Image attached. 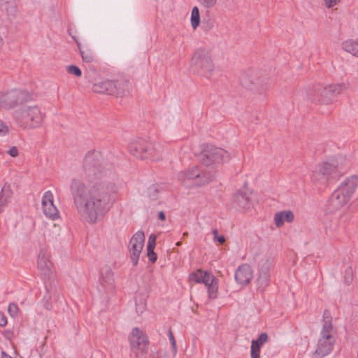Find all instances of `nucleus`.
<instances>
[{
    "instance_id": "f257e3e1",
    "label": "nucleus",
    "mask_w": 358,
    "mask_h": 358,
    "mask_svg": "<svg viewBox=\"0 0 358 358\" xmlns=\"http://www.w3.org/2000/svg\"><path fill=\"white\" fill-rule=\"evenodd\" d=\"M113 166L104 162L100 152H88L83 159V176L90 182L88 187L83 181L73 178L70 184V192L73 206L78 213L90 224H94L108 213L115 201L117 187L106 180L110 176Z\"/></svg>"
},
{
    "instance_id": "f03ea898",
    "label": "nucleus",
    "mask_w": 358,
    "mask_h": 358,
    "mask_svg": "<svg viewBox=\"0 0 358 358\" xmlns=\"http://www.w3.org/2000/svg\"><path fill=\"white\" fill-rule=\"evenodd\" d=\"M358 184V178L353 175L346 178L331 194L326 211L334 213L344 207L354 194Z\"/></svg>"
},
{
    "instance_id": "7ed1b4c3",
    "label": "nucleus",
    "mask_w": 358,
    "mask_h": 358,
    "mask_svg": "<svg viewBox=\"0 0 358 358\" xmlns=\"http://www.w3.org/2000/svg\"><path fill=\"white\" fill-rule=\"evenodd\" d=\"M45 115L38 106L17 110L13 113L16 124L24 129H32L42 126Z\"/></svg>"
},
{
    "instance_id": "20e7f679",
    "label": "nucleus",
    "mask_w": 358,
    "mask_h": 358,
    "mask_svg": "<svg viewBox=\"0 0 358 358\" xmlns=\"http://www.w3.org/2000/svg\"><path fill=\"white\" fill-rule=\"evenodd\" d=\"M128 150L131 154L140 159L159 161L162 157L159 145L141 138L131 142L128 145Z\"/></svg>"
},
{
    "instance_id": "39448f33",
    "label": "nucleus",
    "mask_w": 358,
    "mask_h": 358,
    "mask_svg": "<svg viewBox=\"0 0 358 358\" xmlns=\"http://www.w3.org/2000/svg\"><path fill=\"white\" fill-rule=\"evenodd\" d=\"M345 87L344 84L329 85L326 87L317 85L309 90L307 94L308 99L315 103L330 104Z\"/></svg>"
},
{
    "instance_id": "423d86ee",
    "label": "nucleus",
    "mask_w": 358,
    "mask_h": 358,
    "mask_svg": "<svg viewBox=\"0 0 358 358\" xmlns=\"http://www.w3.org/2000/svg\"><path fill=\"white\" fill-rule=\"evenodd\" d=\"M32 100V95L20 89H12L10 90L0 92V108L12 110L21 107L24 104Z\"/></svg>"
},
{
    "instance_id": "0eeeda50",
    "label": "nucleus",
    "mask_w": 358,
    "mask_h": 358,
    "mask_svg": "<svg viewBox=\"0 0 358 358\" xmlns=\"http://www.w3.org/2000/svg\"><path fill=\"white\" fill-rule=\"evenodd\" d=\"M190 68L194 73L210 78L214 71L210 52L206 49L196 50L192 57Z\"/></svg>"
},
{
    "instance_id": "6e6552de",
    "label": "nucleus",
    "mask_w": 358,
    "mask_h": 358,
    "mask_svg": "<svg viewBox=\"0 0 358 358\" xmlns=\"http://www.w3.org/2000/svg\"><path fill=\"white\" fill-rule=\"evenodd\" d=\"M231 159L230 154L225 150L210 144H203L199 155V160L206 166L227 162Z\"/></svg>"
},
{
    "instance_id": "1a4fd4ad",
    "label": "nucleus",
    "mask_w": 358,
    "mask_h": 358,
    "mask_svg": "<svg viewBox=\"0 0 358 358\" xmlns=\"http://www.w3.org/2000/svg\"><path fill=\"white\" fill-rule=\"evenodd\" d=\"M344 162L343 157L338 156L336 159L322 163L318 166L317 172L313 175L314 180L320 175L325 180L338 179L345 173V168L343 164Z\"/></svg>"
},
{
    "instance_id": "9d476101",
    "label": "nucleus",
    "mask_w": 358,
    "mask_h": 358,
    "mask_svg": "<svg viewBox=\"0 0 358 358\" xmlns=\"http://www.w3.org/2000/svg\"><path fill=\"white\" fill-rule=\"evenodd\" d=\"M129 89V83L125 79L115 80H106L93 85L92 90L95 93L107 94L115 96H124Z\"/></svg>"
},
{
    "instance_id": "9b49d317",
    "label": "nucleus",
    "mask_w": 358,
    "mask_h": 358,
    "mask_svg": "<svg viewBox=\"0 0 358 358\" xmlns=\"http://www.w3.org/2000/svg\"><path fill=\"white\" fill-rule=\"evenodd\" d=\"M189 281L204 284L207 287L209 299L217 297L218 280L208 270H196L189 274Z\"/></svg>"
},
{
    "instance_id": "f8f14e48",
    "label": "nucleus",
    "mask_w": 358,
    "mask_h": 358,
    "mask_svg": "<svg viewBox=\"0 0 358 358\" xmlns=\"http://www.w3.org/2000/svg\"><path fill=\"white\" fill-rule=\"evenodd\" d=\"M333 326L329 322L322 326L320 338L318 340L317 347L315 351V356L322 358L329 354L334 348L335 338L332 335Z\"/></svg>"
},
{
    "instance_id": "ddd939ff",
    "label": "nucleus",
    "mask_w": 358,
    "mask_h": 358,
    "mask_svg": "<svg viewBox=\"0 0 358 358\" xmlns=\"http://www.w3.org/2000/svg\"><path fill=\"white\" fill-rule=\"evenodd\" d=\"M178 180L185 183L186 180H194L199 186L209 183L213 180V175L208 171H200L198 166H194L184 171H180L178 175Z\"/></svg>"
},
{
    "instance_id": "4468645a",
    "label": "nucleus",
    "mask_w": 358,
    "mask_h": 358,
    "mask_svg": "<svg viewBox=\"0 0 358 358\" xmlns=\"http://www.w3.org/2000/svg\"><path fill=\"white\" fill-rule=\"evenodd\" d=\"M252 191L244 185L237 190L233 195L231 206L241 211H247L253 208V202L251 199Z\"/></svg>"
},
{
    "instance_id": "2eb2a0df",
    "label": "nucleus",
    "mask_w": 358,
    "mask_h": 358,
    "mask_svg": "<svg viewBox=\"0 0 358 358\" xmlns=\"http://www.w3.org/2000/svg\"><path fill=\"white\" fill-rule=\"evenodd\" d=\"M144 243L145 234L143 231L136 232L129 241L128 249L133 266H136L138 264L140 255L144 246Z\"/></svg>"
},
{
    "instance_id": "dca6fc26",
    "label": "nucleus",
    "mask_w": 358,
    "mask_h": 358,
    "mask_svg": "<svg viewBox=\"0 0 358 358\" xmlns=\"http://www.w3.org/2000/svg\"><path fill=\"white\" fill-rule=\"evenodd\" d=\"M129 341L133 350H138L142 353L148 352L149 344L148 337L138 327L132 329Z\"/></svg>"
},
{
    "instance_id": "f3484780",
    "label": "nucleus",
    "mask_w": 358,
    "mask_h": 358,
    "mask_svg": "<svg viewBox=\"0 0 358 358\" xmlns=\"http://www.w3.org/2000/svg\"><path fill=\"white\" fill-rule=\"evenodd\" d=\"M41 203L43 212L47 217L53 220L59 217V210L54 204V196L51 191L44 192Z\"/></svg>"
},
{
    "instance_id": "a211bd4d",
    "label": "nucleus",
    "mask_w": 358,
    "mask_h": 358,
    "mask_svg": "<svg viewBox=\"0 0 358 358\" xmlns=\"http://www.w3.org/2000/svg\"><path fill=\"white\" fill-rule=\"evenodd\" d=\"M294 219V213L290 210H284L276 213L274 216L275 224L277 227L283 226L285 222L291 223Z\"/></svg>"
},
{
    "instance_id": "6ab92c4d",
    "label": "nucleus",
    "mask_w": 358,
    "mask_h": 358,
    "mask_svg": "<svg viewBox=\"0 0 358 358\" xmlns=\"http://www.w3.org/2000/svg\"><path fill=\"white\" fill-rule=\"evenodd\" d=\"M0 9L4 11L8 17H14L17 12L15 0H0Z\"/></svg>"
},
{
    "instance_id": "aec40b11",
    "label": "nucleus",
    "mask_w": 358,
    "mask_h": 358,
    "mask_svg": "<svg viewBox=\"0 0 358 358\" xmlns=\"http://www.w3.org/2000/svg\"><path fill=\"white\" fill-rule=\"evenodd\" d=\"M234 277L238 284L247 285L252 277V270H236Z\"/></svg>"
},
{
    "instance_id": "412c9836",
    "label": "nucleus",
    "mask_w": 358,
    "mask_h": 358,
    "mask_svg": "<svg viewBox=\"0 0 358 358\" xmlns=\"http://www.w3.org/2000/svg\"><path fill=\"white\" fill-rule=\"evenodd\" d=\"M342 48L353 56L358 55V41L348 39L342 43Z\"/></svg>"
},
{
    "instance_id": "4be33fe9",
    "label": "nucleus",
    "mask_w": 358,
    "mask_h": 358,
    "mask_svg": "<svg viewBox=\"0 0 358 358\" xmlns=\"http://www.w3.org/2000/svg\"><path fill=\"white\" fill-rule=\"evenodd\" d=\"M73 40L77 43V45L80 50V52L83 59V61L86 63H91L94 61V55L92 51L89 48L82 49L80 48V43L77 41L75 36H73Z\"/></svg>"
},
{
    "instance_id": "5701e85b",
    "label": "nucleus",
    "mask_w": 358,
    "mask_h": 358,
    "mask_svg": "<svg viewBox=\"0 0 358 358\" xmlns=\"http://www.w3.org/2000/svg\"><path fill=\"white\" fill-rule=\"evenodd\" d=\"M101 272L100 283L103 287L112 286L114 282L113 273L111 270H103Z\"/></svg>"
},
{
    "instance_id": "b1692460",
    "label": "nucleus",
    "mask_w": 358,
    "mask_h": 358,
    "mask_svg": "<svg viewBox=\"0 0 358 358\" xmlns=\"http://www.w3.org/2000/svg\"><path fill=\"white\" fill-rule=\"evenodd\" d=\"M267 339L268 335L266 333H262L257 339L252 341L251 349L260 352L261 347L266 342Z\"/></svg>"
},
{
    "instance_id": "393cba45",
    "label": "nucleus",
    "mask_w": 358,
    "mask_h": 358,
    "mask_svg": "<svg viewBox=\"0 0 358 358\" xmlns=\"http://www.w3.org/2000/svg\"><path fill=\"white\" fill-rule=\"evenodd\" d=\"M162 191L161 187L157 184L150 185L147 189V196L152 200H156Z\"/></svg>"
},
{
    "instance_id": "a878e982",
    "label": "nucleus",
    "mask_w": 358,
    "mask_h": 358,
    "mask_svg": "<svg viewBox=\"0 0 358 358\" xmlns=\"http://www.w3.org/2000/svg\"><path fill=\"white\" fill-rule=\"evenodd\" d=\"M52 264L48 257L43 253H40L38 257V268H50Z\"/></svg>"
},
{
    "instance_id": "bb28decb",
    "label": "nucleus",
    "mask_w": 358,
    "mask_h": 358,
    "mask_svg": "<svg viewBox=\"0 0 358 358\" xmlns=\"http://www.w3.org/2000/svg\"><path fill=\"white\" fill-rule=\"evenodd\" d=\"M200 23V15H199V10L198 7L194 6L192 10L191 15V24L193 29H196Z\"/></svg>"
},
{
    "instance_id": "cd10ccee",
    "label": "nucleus",
    "mask_w": 358,
    "mask_h": 358,
    "mask_svg": "<svg viewBox=\"0 0 358 358\" xmlns=\"http://www.w3.org/2000/svg\"><path fill=\"white\" fill-rule=\"evenodd\" d=\"M10 197V194L9 192H6L4 189H2L0 194V213L2 212L3 208L7 204L8 200Z\"/></svg>"
},
{
    "instance_id": "c85d7f7f",
    "label": "nucleus",
    "mask_w": 358,
    "mask_h": 358,
    "mask_svg": "<svg viewBox=\"0 0 358 358\" xmlns=\"http://www.w3.org/2000/svg\"><path fill=\"white\" fill-rule=\"evenodd\" d=\"M201 23L205 29L210 30L214 27L215 19L213 17L210 16H207V17H203Z\"/></svg>"
},
{
    "instance_id": "c756f323",
    "label": "nucleus",
    "mask_w": 358,
    "mask_h": 358,
    "mask_svg": "<svg viewBox=\"0 0 358 358\" xmlns=\"http://www.w3.org/2000/svg\"><path fill=\"white\" fill-rule=\"evenodd\" d=\"M352 217V212L350 209H346L340 215V222L344 224L350 221Z\"/></svg>"
},
{
    "instance_id": "7c9ffc66",
    "label": "nucleus",
    "mask_w": 358,
    "mask_h": 358,
    "mask_svg": "<svg viewBox=\"0 0 358 358\" xmlns=\"http://www.w3.org/2000/svg\"><path fill=\"white\" fill-rule=\"evenodd\" d=\"M168 337L171 345L173 353L174 355H176L178 352L177 345L174 335L171 329L168 331Z\"/></svg>"
},
{
    "instance_id": "2f4dec72",
    "label": "nucleus",
    "mask_w": 358,
    "mask_h": 358,
    "mask_svg": "<svg viewBox=\"0 0 358 358\" xmlns=\"http://www.w3.org/2000/svg\"><path fill=\"white\" fill-rule=\"evenodd\" d=\"M67 72L69 74L76 76V77H80L82 76V71L79 67L75 65H70L67 67Z\"/></svg>"
},
{
    "instance_id": "473e14b6",
    "label": "nucleus",
    "mask_w": 358,
    "mask_h": 358,
    "mask_svg": "<svg viewBox=\"0 0 358 358\" xmlns=\"http://www.w3.org/2000/svg\"><path fill=\"white\" fill-rule=\"evenodd\" d=\"M18 310V306L16 303H10L8 305V312L11 317H15L17 315Z\"/></svg>"
},
{
    "instance_id": "72a5a7b5",
    "label": "nucleus",
    "mask_w": 358,
    "mask_h": 358,
    "mask_svg": "<svg viewBox=\"0 0 358 358\" xmlns=\"http://www.w3.org/2000/svg\"><path fill=\"white\" fill-rule=\"evenodd\" d=\"M147 256L150 262L155 263L157 261V255L154 252V249H147Z\"/></svg>"
},
{
    "instance_id": "f704fd0d",
    "label": "nucleus",
    "mask_w": 358,
    "mask_h": 358,
    "mask_svg": "<svg viewBox=\"0 0 358 358\" xmlns=\"http://www.w3.org/2000/svg\"><path fill=\"white\" fill-rule=\"evenodd\" d=\"M214 241H218L220 244H223L225 242V237L224 236H219L217 229H215L212 231Z\"/></svg>"
},
{
    "instance_id": "c9c22d12",
    "label": "nucleus",
    "mask_w": 358,
    "mask_h": 358,
    "mask_svg": "<svg viewBox=\"0 0 358 358\" xmlns=\"http://www.w3.org/2000/svg\"><path fill=\"white\" fill-rule=\"evenodd\" d=\"M353 280V272L352 270H345V283L349 285Z\"/></svg>"
},
{
    "instance_id": "e433bc0d",
    "label": "nucleus",
    "mask_w": 358,
    "mask_h": 358,
    "mask_svg": "<svg viewBox=\"0 0 358 358\" xmlns=\"http://www.w3.org/2000/svg\"><path fill=\"white\" fill-rule=\"evenodd\" d=\"M156 245V236L151 234L148 238L147 249H155Z\"/></svg>"
},
{
    "instance_id": "4c0bfd02",
    "label": "nucleus",
    "mask_w": 358,
    "mask_h": 358,
    "mask_svg": "<svg viewBox=\"0 0 358 358\" xmlns=\"http://www.w3.org/2000/svg\"><path fill=\"white\" fill-rule=\"evenodd\" d=\"M323 319H324V324L323 325H325L327 323L329 322L331 325H332L331 323V316L329 310H325L323 313Z\"/></svg>"
},
{
    "instance_id": "58836bf2",
    "label": "nucleus",
    "mask_w": 358,
    "mask_h": 358,
    "mask_svg": "<svg viewBox=\"0 0 358 358\" xmlns=\"http://www.w3.org/2000/svg\"><path fill=\"white\" fill-rule=\"evenodd\" d=\"M201 5H203L206 8H211L215 3L217 0H198Z\"/></svg>"
},
{
    "instance_id": "ea45409f",
    "label": "nucleus",
    "mask_w": 358,
    "mask_h": 358,
    "mask_svg": "<svg viewBox=\"0 0 358 358\" xmlns=\"http://www.w3.org/2000/svg\"><path fill=\"white\" fill-rule=\"evenodd\" d=\"M8 132V127L0 120V136H3Z\"/></svg>"
},
{
    "instance_id": "a19ab883",
    "label": "nucleus",
    "mask_w": 358,
    "mask_h": 358,
    "mask_svg": "<svg viewBox=\"0 0 358 358\" xmlns=\"http://www.w3.org/2000/svg\"><path fill=\"white\" fill-rule=\"evenodd\" d=\"M7 153L13 157H15L18 156V155H19L18 149L15 146H13L11 148H10L7 151Z\"/></svg>"
},
{
    "instance_id": "79ce46f5",
    "label": "nucleus",
    "mask_w": 358,
    "mask_h": 358,
    "mask_svg": "<svg viewBox=\"0 0 358 358\" xmlns=\"http://www.w3.org/2000/svg\"><path fill=\"white\" fill-rule=\"evenodd\" d=\"M327 8H330L338 3L341 0H324Z\"/></svg>"
},
{
    "instance_id": "37998d69",
    "label": "nucleus",
    "mask_w": 358,
    "mask_h": 358,
    "mask_svg": "<svg viewBox=\"0 0 358 358\" xmlns=\"http://www.w3.org/2000/svg\"><path fill=\"white\" fill-rule=\"evenodd\" d=\"M50 297L48 296H45L43 297V301H45V303H44V307L45 309L47 310H51L52 309V304L48 301Z\"/></svg>"
},
{
    "instance_id": "c03bdc74",
    "label": "nucleus",
    "mask_w": 358,
    "mask_h": 358,
    "mask_svg": "<svg viewBox=\"0 0 358 358\" xmlns=\"http://www.w3.org/2000/svg\"><path fill=\"white\" fill-rule=\"evenodd\" d=\"M7 324V318L5 315L0 316V327H5Z\"/></svg>"
},
{
    "instance_id": "a18cd8bd",
    "label": "nucleus",
    "mask_w": 358,
    "mask_h": 358,
    "mask_svg": "<svg viewBox=\"0 0 358 358\" xmlns=\"http://www.w3.org/2000/svg\"><path fill=\"white\" fill-rule=\"evenodd\" d=\"M251 358H260V352L258 350L251 349Z\"/></svg>"
},
{
    "instance_id": "49530a36",
    "label": "nucleus",
    "mask_w": 358,
    "mask_h": 358,
    "mask_svg": "<svg viewBox=\"0 0 358 358\" xmlns=\"http://www.w3.org/2000/svg\"><path fill=\"white\" fill-rule=\"evenodd\" d=\"M158 217L160 220H162V221L165 220V219H166L165 213L163 211H160L159 213Z\"/></svg>"
},
{
    "instance_id": "de8ad7c7",
    "label": "nucleus",
    "mask_w": 358,
    "mask_h": 358,
    "mask_svg": "<svg viewBox=\"0 0 358 358\" xmlns=\"http://www.w3.org/2000/svg\"><path fill=\"white\" fill-rule=\"evenodd\" d=\"M1 358H12L10 356L8 355L4 351L1 352Z\"/></svg>"
},
{
    "instance_id": "09e8293b",
    "label": "nucleus",
    "mask_w": 358,
    "mask_h": 358,
    "mask_svg": "<svg viewBox=\"0 0 358 358\" xmlns=\"http://www.w3.org/2000/svg\"><path fill=\"white\" fill-rule=\"evenodd\" d=\"M243 266H244V265H243V264L240 265V266L238 267V269L243 268Z\"/></svg>"
},
{
    "instance_id": "8fccbe9b",
    "label": "nucleus",
    "mask_w": 358,
    "mask_h": 358,
    "mask_svg": "<svg viewBox=\"0 0 358 358\" xmlns=\"http://www.w3.org/2000/svg\"><path fill=\"white\" fill-rule=\"evenodd\" d=\"M357 57H358V55H357Z\"/></svg>"
}]
</instances>
